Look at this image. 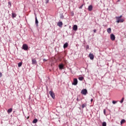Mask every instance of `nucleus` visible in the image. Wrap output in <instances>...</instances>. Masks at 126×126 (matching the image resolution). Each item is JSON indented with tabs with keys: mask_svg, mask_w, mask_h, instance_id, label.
<instances>
[{
	"mask_svg": "<svg viewBox=\"0 0 126 126\" xmlns=\"http://www.w3.org/2000/svg\"><path fill=\"white\" fill-rule=\"evenodd\" d=\"M122 17H123V16L122 15L116 17V19H117V23H122L125 21L124 19H122Z\"/></svg>",
	"mask_w": 126,
	"mask_h": 126,
	"instance_id": "1",
	"label": "nucleus"
},
{
	"mask_svg": "<svg viewBox=\"0 0 126 126\" xmlns=\"http://www.w3.org/2000/svg\"><path fill=\"white\" fill-rule=\"evenodd\" d=\"M22 49L24 50V51H27L28 50V45L26 44H24L23 45Z\"/></svg>",
	"mask_w": 126,
	"mask_h": 126,
	"instance_id": "2",
	"label": "nucleus"
},
{
	"mask_svg": "<svg viewBox=\"0 0 126 126\" xmlns=\"http://www.w3.org/2000/svg\"><path fill=\"white\" fill-rule=\"evenodd\" d=\"M81 94L83 95H86L87 94V90L86 89H83L81 92Z\"/></svg>",
	"mask_w": 126,
	"mask_h": 126,
	"instance_id": "3",
	"label": "nucleus"
},
{
	"mask_svg": "<svg viewBox=\"0 0 126 126\" xmlns=\"http://www.w3.org/2000/svg\"><path fill=\"white\" fill-rule=\"evenodd\" d=\"M110 39L111 41H115L116 39V36H115V35L113 33L110 34Z\"/></svg>",
	"mask_w": 126,
	"mask_h": 126,
	"instance_id": "4",
	"label": "nucleus"
},
{
	"mask_svg": "<svg viewBox=\"0 0 126 126\" xmlns=\"http://www.w3.org/2000/svg\"><path fill=\"white\" fill-rule=\"evenodd\" d=\"M49 94H50V96H51V97L53 98V99H55V93H54V92H53V91H50Z\"/></svg>",
	"mask_w": 126,
	"mask_h": 126,
	"instance_id": "5",
	"label": "nucleus"
},
{
	"mask_svg": "<svg viewBox=\"0 0 126 126\" xmlns=\"http://www.w3.org/2000/svg\"><path fill=\"white\" fill-rule=\"evenodd\" d=\"M77 83H78L77 79H76V78L74 79L73 82L72 83V85H77Z\"/></svg>",
	"mask_w": 126,
	"mask_h": 126,
	"instance_id": "6",
	"label": "nucleus"
},
{
	"mask_svg": "<svg viewBox=\"0 0 126 126\" xmlns=\"http://www.w3.org/2000/svg\"><path fill=\"white\" fill-rule=\"evenodd\" d=\"M89 57L90 60H94V55H93V54L90 53L89 55Z\"/></svg>",
	"mask_w": 126,
	"mask_h": 126,
	"instance_id": "7",
	"label": "nucleus"
},
{
	"mask_svg": "<svg viewBox=\"0 0 126 126\" xmlns=\"http://www.w3.org/2000/svg\"><path fill=\"white\" fill-rule=\"evenodd\" d=\"M107 32L108 33V34H111L112 32V29H111V28H109L107 29Z\"/></svg>",
	"mask_w": 126,
	"mask_h": 126,
	"instance_id": "8",
	"label": "nucleus"
},
{
	"mask_svg": "<svg viewBox=\"0 0 126 126\" xmlns=\"http://www.w3.org/2000/svg\"><path fill=\"white\" fill-rule=\"evenodd\" d=\"M73 30H74V31H77V26L76 25H75L73 26Z\"/></svg>",
	"mask_w": 126,
	"mask_h": 126,
	"instance_id": "9",
	"label": "nucleus"
},
{
	"mask_svg": "<svg viewBox=\"0 0 126 126\" xmlns=\"http://www.w3.org/2000/svg\"><path fill=\"white\" fill-rule=\"evenodd\" d=\"M63 64H60L59 66L60 69H63Z\"/></svg>",
	"mask_w": 126,
	"mask_h": 126,
	"instance_id": "10",
	"label": "nucleus"
},
{
	"mask_svg": "<svg viewBox=\"0 0 126 126\" xmlns=\"http://www.w3.org/2000/svg\"><path fill=\"white\" fill-rule=\"evenodd\" d=\"M58 26H59V27H62L63 26V22H59L57 24Z\"/></svg>",
	"mask_w": 126,
	"mask_h": 126,
	"instance_id": "11",
	"label": "nucleus"
},
{
	"mask_svg": "<svg viewBox=\"0 0 126 126\" xmlns=\"http://www.w3.org/2000/svg\"><path fill=\"white\" fill-rule=\"evenodd\" d=\"M37 63V61L35 59H32V64H36Z\"/></svg>",
	"mask_w": 126,
	"mask_h": 126,
	"instance_id": "12",
	"label": "nucleus"
},
{
	"mask_svg": "<svg viewBox=\"0 0 126 126\" xmlns=\"http://www.w3.org/2000/svg\"><path fill=\"white\" fill-rule=\"evenodd\" d=\"M67 47H68V43L67 42H66L63 45V48H64V49H66V48H67Z\"/></svg>",
	"mask_w": 126,
	"mask_h": 126,
	"instance_id": "13",
	"label": "nucleus"
},
{
	"mask_svg": "<svg viewBox=\"0 0 126 126\" xmlns=\"http://www.w3.org/2000/svg\"><path fill=\"white\" fill-rule=\"evenodd\" d=\"M93 8V6H92V5H90L89 6V7H88V10H89V11H91L92 10Z\"/></svg>",
	"mask_w": 126,
	"mask_h": 126,
	"instance_id": "14",
	"label": "nucleus"
},
{
	"mask_svg": "<svg viewBox=\"0 0 126 126\" xmlns=\"http://www.w3.org/2000/svg\"><path fill=\"white\" fill-rule=\"evenodd\" d=\"M16 14L15 13H12V18H15L16 17Z\"/></svg>",
	"mask_w": 126,
	"mask_h": 126,
	"instance_id": "15",
	"label": "nucleus"
},
{
	"mask_svg": "<svg viewBox=\"0 0 126 126\" xmlns=\"http://www.w3.org/2000/svg\"><path fill=\"white\" fill-rule=\"evenodd\" d=\"M12 112V108H10L7 110L8 114H10Z\"/></svg>",
	"mask_w": 126,
	"mask_h": 126,
	"instance_id": "16",
	"label": "nucleus"
},
{
	"mask_svg": "<svg viewBox=\"0 0 126 126\" xmlns=\"http://www.w3.org/2000/svg\"><path fill=\"white\" fill-rule=\"evenodd\" d=\"M39 23V22H38V20L37 19V17H35V24L36 26H38V24Z\"/></svg>",
	"mask_w": 126,
	"mask_h": 126,
	"instance_id": "17",
	"label": "nucleus"
},
{
	"mask_svg": "<svg viewBox=\"0 0 126 126\" xmlns=\"http://www.w3.org/2000/svg\"><path fill=\"white\" fill-rule=\"evenodd\" d=\"M86 106H87V104L86 103H84L82 105V109L85 108V107H86Z\"/></svg>",
	"mask_w": 126,
	"mask_h": 126,
	"instance_id": "18",
	"label": "nucleus"
},
{
	"mask_svg": "<svg viewBox=\"0 0 126 126\" xmlns=\"http://www.w3.org/2000/svg\"><path fill=\"white\" fill-rule=\"evenodd\" d=\"M125 123H126V120L125 119H123L121 121V125H123V124H125Z\"/></svg>",
	"mask_w": 126,
	"mask_h": 126,
	"instance_id": "19",
	"label": "nucleus"
},
{
	"mask_svg": "<svg viewBox=\"0 0 126 126\" xmlns=\"http://www.w3.org/2000/svg\"><path fill=\"white\" fill-rule=\"evenodd\" d=\"M38 122V120L37 119H34L32 121L33 124H36V123Z\"/></svg>",
	"mask_w": 126,
	"mask_h": 126,
	"instance_id": "20",
	"label": "nucleus"
},
{
	"mask_svg": "<svg viewBox=\"0 0 126 126\" xmlns=\"http://www.w3.org/2000/svg\"><path fill=\"white\" fill-rule=\"evenodd\" d=\"M79 80H80L81 81H82L83 79H84V78L83 77H80L78 78Z\"/></svg>",
	"mask_w": 126,
	"mask_h": 126,
	"instance_id": "21",
	"label": "nucleus"
},
{
	"mask_svg": "<svg viewBox=\"0 0 126 126\" xmlns=\"http://www.w3.org/2000/svg\"><path fill=\"white\" fill-rule=\"evenodd\" d=\"M21 65H22V62H20L19 63H18V66L19 67H20V66H21Z\"/></svg>",
	"mask_w": 126,
	"mask_h": 126,
	"instance_id": "22",
	"label": "nucleus"
},
{
	"mask_svg": "<svg viewBox=\"0 0 126 126\" xmlns=\"http://www.w3.org/2000/svg\"><path fill=\"white\" fill-rule=\"evenodd\" d=\"M8 7H11V2H8Z\"/></svg>",
	"mask_w": 126,
	"mask_h": 126,
	"instance_id": "23",
	"label": "nucleus"
},
{
	"mask_svg": "<svg viewBox=\"0 0 126 126\" xmlns=\"http://www.w3.org/2000/svg\"><path fill=\"white\" fill-rule=\"evenodd\" d=\"M107 126V123L106 122H103L102 123V126Z\"/></svg>",
	"mask_w": 126,
	"mask_h": 126,
	"instance_id": "24",
	"label": "nucleus"
},
{
	"mask_svg": "<svg viewBox=\"0 0 126 126\" xmlns=\"http://www.w3.org/2000/svg\"><path fill=\"white\" fill-rule=\"evenodd\" d=\"M82 7H83V4H82L81 6H80L79 8H80V9H81L82 8Z\"/></svg>",
	"mask_w": 126,
	"mask_h": 126,
	"instance_id": "25",
	"label": "nucleus"
},
{
	"mask_svg": "<svg viewBox=\"0 0 126 126\" xmlns=\"http://www.w3.org/2000/svg\"><path fill=\"white\" fill-rule=\"evenodd\" d=\"M124 102V97L121 99L120 103H123Z\"/></svg>",
	"mask_w": 126,
	"mask_h": 126,
	"instance_id": "26",
	"label": "nucleus"
},
{
	"mask_svg": "<svg viewBox=\"0 0 126 126\" xmlns=\"http://www.w3.org/2000/svg\"><path fill=\"white\" fill-rule=\"evenodd\" d=\"M112 103H113V104H116V103H117V101L113 100V101H112Z\"/></svg>",
	"mask_w": 126,
	"mask_h": 126,
	"instance_id": "27",
	"label": "nucleus"
},
{
	"mask_svg": "<svg viewBox=\"0 0 126 126\" xmlns=\"http://www.w3.org/2000/svg\"><path fill=\"white\" fill-rule=\"evenodd\" d=\"M49 2V0H45V3L47 4Z\"/></svg>",
	"mask_w": 126,
	"mask_h": 126,
	"instance_id": "28",
	"label": "nucleus"
},
{
	"mask_svg": "<svg viewBox=\"0 0 126 126\" xmlns=\"http://www.w3.org/2000/svg\"><path fill=\"white\" fill-rule=\"evenodd\" d=\"M103 113H104V115H106V109H104Z\"/></svg>",
	"mask_w": 126,
	"mask_h": 126,
	"instance_id": "29",
	"label": "nucleus"
},
{
	"mask_svg": "<svg viewBox=\"0 0 126 126\" xmlns=\"http://www.w3.org/2000/svg\"><path fill=\"white\" fill-rule=\"evenodd\" d=\"M2 76V73L1 72H0V77H1Z\"/></svg>",
	"mask_w": 126,
	"mask_h": 126,
	"instance_id": "30",
	"label": "nucleus"
},
{
	"mask_svg": "<svg viewBox=\"0 0 126 126\" xmlns=\"http://www.w3.org/2000/svg\"><path fill=\"white\" fill-rule=\"evenodd\" d=\"M94 33H96V32H97V30H94Z\"/></svg>",
	"mask_w": 126,
	"mask_h": 126,
	"instance_id": "31",
	"label": "nucleus"
},
{
	"mask_svg": "<svg viewBox=\"0 0 126 126\" xmlns=\"http://www.w3.org/2000/svg\"><path fill=\"white\" fill-rule=\"evenodd\" d=\"M77 102H79V101H80V100L78 98H77Z\"/></svg>",
	"mask_w": 126,
	"mask_h": 126,
	"instance_id": "32",
	"label": "nucleus"
},
{
	"mask_svg": "<svg viewBox=\"0 0 126 126\" xmlns=\"http://www.w3.org/2000/svg\"><path fill=\"white\" fill-rule=\"evenodd\" d=\"M43 62H47V60H46V59H43Z\"/></svg>",
	"mask_w": 126,
	"mask_h": 126,
	"instance_id": "33",
	"label": "nucleus"
},
{
	"mask_svg": "<svg viewBox=\"0 0 126 126\" xmlns=\"http://www.w3.org/2000/svg\"><path fill=\"white\" fill-rule=\"evenodd\" d=\"M91 102H93V98H92V99H91Z\"/></svg>",
	"mask_w": 126,
	"mask_h": 126,
	"instance_id": "34",
	"label": "nucleus"
},
{
	"mask_svg": "<svg viewBox=\"0 0 126 126\" xmlns=\"http://www.w3.org/2000/svg\"><path fill=\"white\" fill-rule=\"evenodd\" d=\"M117 1L119 2V1H121V0H118Z\"/></svg>",
	"mask_w": 126,
	"mask_h": 126,
	"instance_id": "35",
	"label": "nucleus"
}]
</instances>
